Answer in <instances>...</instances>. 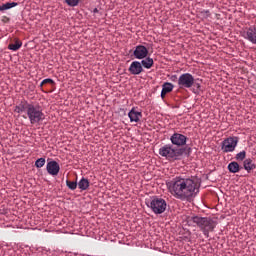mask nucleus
<instances>
[{"instance_id": "obj_1", "label": "nucleus", "mask_w": 256, "mask_h": 256, "mask_svg": "<svg viewBox=\"0 0 256 256\" xmlns=\"http://www.w3.org/2000/svg\"><path fill=\"white\" fill-rule=\"evenodd\" d=\"M166 185L171 195L180 201H191L199 193L197 182L191 178L175 177Z\"/></svg>"}, {"instance_id": "obj_2", "label": "nucleus", "mask_w": 256, "mask_h": 256, "mask_svg": "<svg viewBox=\"0 0 256 256\" xmlns=\"http://www.w3.org/2000/svg\"><path fill=\"white\" fill-rule=\"evenodd\" d=\"M188 223L189 225H197L205 237H209V232L214 231L215 227H217V223L213 221V219L200 216H192L188 218Z\"/></svg>"}, {"instance_id": "obj_3", "label": "nucleus", "mask_w": 256, "mask_h": 256, "mask_svg": "<svg viewBox=\"0 0 256 256\" xmlns=\"http://www.w3.org/2000/svg\"><path fill=\"white\" fill-rule=\"evenodd\" d=\"M185 153L184 149L174 148L171 144H166L159 149V155L166 157L168 161H178Z\"/></svg>"}, {"instance_id": "obj_4", "label": "nucleus", "mask_w": 256, "mask_h": 256, "mask_svg": "<svg viewBox=\"0 0 256 256\" xmlns=\"http://www.w3.org/2000/svg\"><path fill=\"white\" fill-rule=\"evenodd\" d=\"M27 117L31 125H37L41 121H45V114L43 108L39 105L27 104Z\"/></svg>"}, {"instance_id": "obj_5", "label": "nucleus", "mask_w": 256, "mask_h": 256, "mask_svg": "<svg viewBox=\"0 0 256 256\" xmlns=\"http://www.w3.org/2000/svg\"><path fill=\"white\" fill-rule=\"evenodd\" d=\"M146 205L155 215H161L164 211H167V201L157 196L152 197Z\"/></svg>"}, {"instance_id": "obj_6", "label": "nucleus", "mask_w": 256, "mask_h": 256, "mask_svg": "<svg viewBox=\"0 0 256 256\" xmlns=\"http://www.w3.org/2000/svg\"><path fill=\"white\" fill-rule=\"evenodd\" d=\"M239 144V137L230 136L225 138L221 143V149L223 153H233Z\"/></svg>"}, {"instance_id": "obj_7", "label": "nucleus", "mask_w": 256, "mask_h": 256, "mask_svg": "<svg viewBox=\"0 0 256 256\" xmlns=\"http://www.w3.org/2000/svg\"><path fill=\"white\" fill-rule=\"evenodd\" d=\"M195 85V77L191 73H184L178 78L179 89H191Z\"/></svg>"}, {"instance_id": "obj_8", "label": "nucleus", "mask_w": 256, "mask_h": 256, "mask_svg": "<svg viewBox=\"0 0 256 256\" xmlns=\"http://www.w3.org/2000/svg\"><path fill=\"white\" fill-rule=\"evenodd\" d=\"M170 141L172 145H176V147H183V145H187V136L179 133H174L170 137Z\"/></svg>"}, {"instance_id": "obj_9", "label": "nucleus", "mask_w": 256, "mask_h": 256, "mask_svg": "<svg viewBox=\"0 0 256 256\" xmlns=\"http://www.w3.org/2000/svg\"><path fill=\"white\" fill-rule=\"evenodd\" d=\"M244 39H247L252 45H256V25L250 26L243 32Z\"/></svg>"}, {"instance_id": "obj_10", "label": "nucleus", "mask_w": 256, "mask_h": 256, "mask_svg": "<svg viewBox=\"0 0 256 256\" xmlns=\"http://www.w3.org/2000/svg\"><path fill=\"white\" fill-rule=\"evenodd\" d=\"M149 55V50L144 45H138L133 51L135 59H145Z\"/></svg>"}, {"instance_id": "obj_11", "label": "nucleus", "mask_w": 256, "mask_h": 256, "mask_svg": "<svg viewBox=\"0 0 256 256\" xmlns=\"http://www.w3.org/2000/svg\"><path fill=\"white\" fill-rule=\"evenodd\" d=\"M60 170H61V167L59 166V163L55 160L48 162L46 165V171L49 173V175H52V176L59 175Z\"/></svg>"}, {"instance_id": "obj_12", "label": "nucleus", "mask_w": 256, "mask_h": 256, "mask_svg": "<svg viewBox=\"0 0 256 256\" xmlns=\"http://www.w3.org/2000/svg\"><path fill=\"white\" fill-rule=\"evenodd\" d=\"M128 71L131 75H141V73H143V66L141 65V62L133 61L130 64Z\"/></svg>"}, {"instance_id": "obj_13", "label": "nucleus", "mask_w": 256, "mask_h": 256, "mask_svg": "<svg viewBox=\"0 0 256 256\" xmlns=\"http://www.w3.org/2000/svg\"><path fill=\"white\" fill-rule=\"evenodd\" d=\"M128 117L130 119V123H139V121H141V118L143 117V113L137 111V109L135 107H133L129 111Z\"/></svg>"}, {"instance_id": "obj_14", "label": "nucleus", "mask_w": 256, "mask_h": 256, "mask_svg": "<svg viewBox=\"0 0 256 256\" xmlns=\"http://www.w3.org/2000/svg\"><path fill=\"white\" fill-rule=\"evenodd\" d=\"M243 167L247 173H251V171L256 169L255 161L252 158L245 159L243 162Z\"/></svg>"}, {"instance_id": "obj_15", "label": "nucleus", "mask_w": 256, "mask_h": 256, "mask_svg": "<svg viewBox=\"0 0 256 256\" xmlns=\"http://www.w3.org/2000/svg\"><path fill=\"white\" fill-rule=\"evenodd\" d=\"M140 64L142 65V69H143V67H144V69H151V67H153L155 62L153 61V58L146 56V58L142 59Z\"/></svg>"}, {"instance_id": "obj_16", "label": "nucleus", "mask_w": 256, "mask_h": 256, "mask_svg": "<svg viewBox=\"0 0 256 256\" xmlns=\"http://www.w3.org/2000/svg\"><path fill=\"white\" fill-rule=\"evenodd\" d=\"M229 173H239L241 171V166H239L238 162H230L227 166Z\"/></svg>"}, {"instance_id": "obj_17", "label": "nucleus", "mask_w": 256, "mask_h": 256, "mask_svg": "<svg viewBox=\"0 0 256 256\" xmlns=\"http://www.w3.org/2000/svg\"><path fill=\"white\" fill-rule=\"evenodd\" d=\"M78 188L81 191H87L89 189V179L83 177L79 182H78Z\"/></svg>"}, {"instance_id": "obj_18", "label": "nucleus", "mask_w": 256, "mask_h": 256, "mask_svg": "<svg viewBox=\"0 0 256 256\" xmlns=\"http://www.w3.org/2000/svg\"><path fill=\"white\" fill-rule=\"evenodd\" d=\"M20 47H23V42H21L19 39H16L14 44L8 45V49L10 51H19Z\"/></svg>"}, {"instance_id": "obj_19", "label": "nucleus", "mask_w": 256, "mask_h": 256, "mask_svg": "<svg viewBox=\"0 0 256 256\" xmlns=\"http://www.w3.org/2000/svg\"><path fill=\"white\" fill-rule=\"evenodd\" d=\"M27 105H30V104L27 102L25 103L22 102L19 105L15 106V109H14L15 113L21 114V113H24V111H26L27 113Z\"/></svg>"}, {"instance_id": "obj_20", "label": "nucleus", "mask_w": 256, "mask_h": 256, "mask_svg": "<svg viewBox=\"0 0 256 256\" xmlns=\"http://www.w3.org/2000/svg\"><path fill=\"white\" fill-rule=\"evenodd\" d=\"M17 5H18L17 2H7L0 6V11H7L9 9H13V7H17Z\"/></svg>"}, {"instance_id": "obj_21", "label": "nucleus", "mask_w": 256, "mask_h": 256, "mask_svg": "<svg viewBox=\"0 0 256 256\" xmlns=\"http://www.w3.org/2000/svg\"><path fill=\"white\" fill-rule=\"evenodd\" d=\"M173 84L170 82H165L162 85V90H164L166 93H171V91H173Z\"/></svg>"}, {"instance_id": "obj_22", "label": "nucleus", "mask_w": 256, "mask_h": 256, "mask_svg": "<svg viewBox=\"0 0 256 256\" xmlns=\"http://www.w3.org/2000/svg\"><path fill=\"white\" fill-rule=\"evenodd\" d=\"M246 157H247V152L244 150L236 154L235 159L236 161H245Z\"/></svg>"}, {"instance_id": "obj_23", "label": "nucleus", "mask_w": 256, "mask_h": 256, "mask_svg": "<svg viewBox=\"0 0 256 256\" xmlns=\"http://www.w3.org/2000/svg\"><path fill=\"white\" fill-rule=\"evenodd\" d=\"M66 186L71 191H75V189H77V182L66 180Z\"/></svg>"}, {"instance_id": "obj_24", "label": "nucleus", "mask_w": 256, "mask_h": 256, "mask_svg": "<svg viewBox=\"0 0 256 256\" xmlns=\"http://www.w3.org/2000/svg\"><path fill=\"white\" fill-rule=\"evenodd\" d=\"M45 165V158H39L35 161V167H37V169H41V167H43Z\"/></svg>"}, {"instance_id": "obj_25", "label": "nucleus", "mask_w": 256, "mask_h": 256, "mask_svg": "<svg viewBox=\"0 0 256 256\" xmlns=\"http://www.w3.org/2000/svg\"><path fill=\"white\" fill-rule=\"evenodd\" d=\"M65 3H67L69 7H77L79 0H65Z\"/></svg>"}, {"instance_id": "obj_26", "label": "nucleus", "mask_w": 256, "mask_h": 256, "mask_svg": "<svg viewBox=\"0 0 256 256\" xmlns=\"http://www.w3.org/2000/svg\"><path fill=\"white\" fill-rule=\"evenodd\" d=\"M47 83H50L51 85H53L55 83V81H53V79H51V78H46L40 83V87L47 85Z\"/></svg>"}, {"instance_id": "obj_27", "label": "nucleus", "mask_w": 256, "mask_h": 256, "mask_svg": "<svg viewBox=\"0 0 256 256\" xmlns=\"http://www.w3.org/2000/svg\"><path fill=\"white\" fill-rule=\"evenodd\" d=\"M170 81H173V82L177 81V83L179 84V78L177 77V75H172L170 77Z\"/></svg>"}, {"instance_id": "obj_28", "label": "nucleus", "mask_w": 256, "mask_h": 256, "mask_svg": "<svg viewBox=\"0 0 256 256\" xmlns=\"http://www.w3.org/2000/svg\"><path fill=\"white\" fill-rule=\"evenodd\" d=\"M193 87H196V89H201V84L195 82V79H194V85Z\"/></svg>"}, {"instance_id": "obj_29", "label": "nucleus", "mask_w": 256, "mask_h": 256, "mask_svg": "<svg viewBox=\"0 0 256 256\" xmlns=\"http://www.w3.org/2000/svg\"><path fill=\"white\" fill-rule=\"evenodd\" d=\"M168 92H165V90L161 91V98L165 99V95H167Z\"/></svg>"}, {"instance_id": "obj_30", "label": "nucleus", "mask_w": 256, "mask_h": 256, "mask_svg": "<svg viewBox=\"0 0 256 256\" xmlns=\"http://www.w3.org/2000/svg\"><path fill=\"white\" fill-rule=\"evenodd\" d=\"M202 13H205L206 17H209V15H211L209 10H204V11H202Z\"/></svg>"}, {"instance_id": "obj_31", "label": "nucleus", "mask_w": 256, "mask_h": 256, "mask_svg": "<svg viewBox=\"0 0 256 256\" xmlns=\"http://www.w3.org/2000/svg\"><path fill=\"white\" fill-rule=\"evenodd\" d=\"M93 13H99V9L94 8Z\"/></svg>"}]
</instances>
